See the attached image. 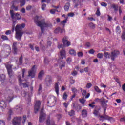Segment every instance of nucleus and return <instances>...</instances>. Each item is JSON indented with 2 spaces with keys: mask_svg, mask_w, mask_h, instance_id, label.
I'll return each mask as SVG.
<instances>
[{
  "mask_svg": "<svg viewBox=\"0 0 125 125\" xmlns=\"http://www.w3.org/2000/svg\"><path fill=\"white\" fill-rule=\"evenodd\" d=\"M47 46L46 47H45L42 44V42H40V47H41V49H42V50H45V49H46V48H47V47H49V46H51V42L47 41Z\"/></svg>",
  "mask_w": 125,
  "mask_h": 125,
  "instance_id": "6ab92c4d",
  "label": "nucleus"
},
{
  "mask_svg": "<svg viewBox=\"0 0 125 125\" xmlns=\"http://www.w3.org/2000/svg\"><path fill=\"white\" fill-rule=\"evenodd\" d=\"M60 56L59 57L58 60L59 66L61 70H62L64 67H65V65L66 62L62 61V59H64V58H66V51L64 49V48H62V50L60 52Z\"/></svg>",
  "mask_w": 125,
  "mask_h": 125,
  "instance_id": "f03ea898",
  "label": "nucleus"
},
{
  "mask_svg": "<svg viewBox=\"0 0 125 125\" xmlns=\"http://www.w3.org/2000/svg\"><path fill=\"white\" fill-rule=\"evenodd\" d=\"M18 78L19 80L20 85L21 86H22L24 88H27V87H29V83H30L29 82H27L22 83V82H23V80L21 79V76L20 75H19L18 76Z\"/></svg>",
  "mask_w": 125,
  "mask_h": 125,
  "instance_id": "9d476101",
  "label": "nucleus"
},
{
  "mask_svg": "<svg viewBox=\"0 0 125 125\" xmlns=\"http://www.w3.org/2000/svg\"><path fill=\"white\" fill-rule=\"evenodd\" d=\"M1 39L3 40V41H8V37H7L6 35H2L1 36Z\"/></svg>",
  "mask_w": 125,
  "mask_h": 125,
  "instance_id": "72a5a7b5",
  "label": "nucleus"
},
{
  "mask_svg": "<svg viewBox=\"0 0 125 125\" xmlns=\"http://www.w3.org/2000/svg\"><path fill=\"white\" fill-rule=\"evenodd\" d=\"M65 11H68L69 8H70V2H67L65 4V5L64 6Z\"/></svg>",
  "mask_w": 125,
  "mask_h": 125,
  "instance_id": "bb28decb",
  "label": "nucleus"
},
{
  "mask_svg": "<svg viewBox=\"0 0 125 125\" xmlns=\"http://www.w3.org/2000/svg\"><path fill=\"white\" fill-rule=\"evenodd\" d=\"M68 20V17L66 18L65 20H63V21H61V25H63V27H65V24L67 23V21Z\"/></svg>",
  "mask_w": 125,
  "mask_h": 125,
  "instance_id": "7c9ffc66",
  "label": "nucleus"
},
{
  "mask_svg": "<svg viewBox=\"0 0 125 125\" xmlns=\"http://www.w3.org/2000/svg\"><path fill=\"white\" fill-rule=\"evenodd\" d=\"M19 2L20 3V6H24V5H25V4H26V0H20V1L19 0H16L13 1L12 2V5L15 6V5L18 4Z\"/></svg>",
  "mask_w": 125,
  "mask_h": 125,
  "instance_id": "9b49d317",
  "label": "nucleus"
},
{
  "mask_svg": "<svg viewBox=\"0 0 125 125\" xmlns=\"http://www.w3.org/2000/svg\"><path fill=\"white\" fill-rule=\"evenodd\" d=\"M60 30H61V28L60 27H58V28H56L54 30L55 34H58V33L60 32Z\"/></svg>",
  "mask_w": 125,
  "mask_h": 125,
  "instance_id": "58836bf2",
  "label": "nucleus"
},
{
  "mask_svg": "<svg viewBox=\"0 0 125 125\" xmlns=\"http://www.w3.org/2000/svg\"><path fill=\"white\" fill-rule=\"evenodd\" d=\"M108 102V101L106 100H105L104 98L102 100V102H101V105L102 106V107L103 108V109H105V110H106V109H107V103Z\"/></svg>",
  "mask_w": 125,
  "mask_h": 125,
  "instance_id": "a211bd4d",
  "label": "nucleus"
},
{
  "mask_svg": "<svg viewBox=\"0 0 125 125\" xmlns=\"http://www.w3.org/2000/svg\"><path fill=\"white\" fill-rule=\"evenodd\" d=\"M44 62L45 63V64H48V63H49V61H48L47 57L44 58Z\"/></svg>",
  "mask_w": 125,
  "mask_h": 125,
  "instance_id": "8fccbe9b",
  "label": "nucleus"
},
{
  "mask_svg": "<svg viewBox=\"0 0 125 125\" xmlns=\"http://www.w3.org/2000/svg\"><path fill=\"white\" fill-rule=\"evenodd\" d=\"M68 115L70 117H72L75 115V111L74 110H71L70 111L68 112Z\"/></svg>",
  "mask_w": 125,
  "mask_h": 125,
  "instance_id": "f704fd0d",
  "label": "nucleus"
},
{
  "mask_svg": "<svg viewBox=\"0 0 125 125\" xmlns=\"http://www.w3.org/2000/svg\"><path fill=\"white\" fill-rule=\"evenodd\" d=\"M10 14L12 20L14 23H16V20H20V19H21V16H20V14L18 13L15 14L13 10H10Z\"/></svg>",
  "mask_w": 125,
  "mask_h": 125,
  "instance_id": "423d86ee",
  "label": "nucleus"
},
{
  "mask_svg": "<svg viewBox=\"0 0 125 125\" xmlns=\"http://www.w3.org/2000/svg\"><path fill=\"white\" fill-rule=\"evenodd\" d=\"M11 34V30H7L6 31V32H5V35H10Z\"/></svg>",
  "mask_w": 125,
  "mask_h": 125,
  "instance_id": "680f3d73",
  "label": "nucleus"
},
{
  "mask_svg": "<svg viewBox=\"0 0 125 125\" xmlns=\"http://www.w3.org/2000/svg\"><path fill=\"white\" fill-rule=\"evenodd\" d=\"M75 15V13H69L68 14V16H70V17H73Z\"/></svg>",
  "mask_w": 125,
  "mask_h": 125,
  "instance_id": "69168bd1",
  "label": "nucleus"
},
{
  "mask_svg": "<svg viewBox=\"0 0 125 125\" xmlns=\"http://www.w3.org/2000/svg\"><path fill=\"white\" fill-rule=\"evenodd\" d=\"M82 95H83V97H84V96H85V95H86V90H83V91Z\"/></svg>",
  "mask_w": 125,
  "mask_h": 125,
  "instance_id": "0e129e2a",
  "label": "nucleus"
},
{
  "mask_svg": "<svg viewBox=\"0 0 125 125\" xmlns=\"http://www.w3.org/2000/svg\"><path fill=\"white\" fill-rule=\"evenodd\" d=\"M25 27H26V24L25 23L17 24L16 26V38L17 40H21L22 36H23V34H24V32L22 31V29H24Z\"/></svg>",
  "mask_w": 125,
  "mask_h": 125,
  "instance_id": "f257e3e1",
  "label": "nucleus"
},
{
  "mask_svg": "<svg viewBox=\"0 0 125 125\" xmlns=\"http://www.w3.org/2000/svg\"><path fill=\"white\" fill-rule=\"evenodd\" d=\"M77 55L78 57H82L83 55V52H79L77 53Z\"/></svg>",
  "mask_w": 125,
  "mask_h": 125,
  "instance_id": "864d4df0",
  "label": "nucleus"
},
{
  "mask_svg": "<svg viewBox=\"0 0 125 125\" xmlns=\"http://www.w3.org/2000/svg\"><path fill=\"white\" fill-rule=\"evenodd\" d=\"M79 101L82 104H84V103H85V100H84V99H80Z\"/></svg>",
  "mask_w": 125,
  "mask_h": 125,
  "instance_id": "a18cd8bd",
  "label": "nucleus"
},
{
  "mask_svg": "<svg viewBox=\"0 0 125 125\" xmlns=\"http://www.w3.org/2000/svg\"><path fill=\"white\" fill-rule=\"evenodd\" d=\"M12 49L14 54L16 55V54H17V51L18 50V49L17 48V42H13V45H12Z\"/></svg>",
  "mask_w": 125,
  "mask_h": 125,
  "instance_id": "f3484780",
  "label": "nucleus"
},
{
  "mask_svg": "<svg viewBox=\"0 0 125 125\" xmlns=\"http://www.w3.org/2000/svg\"><path fill=\"white\" fill-rule=\"evenodd\" d=\"M46 125H55V123L54 122H50V117H48L46 121Z\"/></svg>",
  "mask_w": 125,
  "mask_h": 125,
  "instance_id": "5701e85b",
  "label": "nucleus"
},
{
  "mask_svg": "<svg viewBox=\"0 0 125 125\" xmlns=\"http://www.w3.org/2000/svg\"><path fill=\"white\" fill-rule=\"evenodd\" d=\"M101 110V108L99 107L98 110L95 109L93 112V114L95 117H98L99 118V121H101V122H104L105 120L107 121H112V120H113V117H109L108 115L103 116L99 115V110Z\"/></svg>",
  "mask_w": 125,
  "mask_h": 125,
  "instance_id": "7ed1b4c3",
  "label": "nucleus"
},
{
  "mask_svg": "<svg viewBox=\"0 0 125 125\" xmlns=\"http://www.w3.org/2000/svg\"><path fill=\"white\" fill-rule=\"evenodd\" d=\"M52 82V78L51 76L49 75H47L46 77L45 83L46 84V86H50V83Z\"/></svg>",
  "mask_w": 125,
  "mask_h": 125,
  "instance_id": "dca6fc26",
  "label": "nucleus"
},
{
  "mask_svg": "<svg viewBox=\"0 0 125 125\" xmlns=\"http://www.w3.org/2000/svg\"><path fill=\"white\" fill-rule=\"evenodd\" d=\"M97 57L100 59L103 58V54L102 53H98L97 55Z\"/></svg>",
  "mask_w": 125,
  "mask_h": 125,
  "instance_id": "e433bc0d",
  "label": "nucleus"
},
{
  "mask_svg": "<svg viewBox=\"0 0 125 125\" xmlns=\"http://www.w3.org/2000/svg\"><path fill=\"white\" fill-rule=\"evenodd\" d=\"M91 86H92V84L90 83H87L86 85V88H90Z\"/></svg>",
  "mask_w": 125,
  "mask_h": 125,
  "instance_id": "49530a36",
  "label": "nucleus"
},
{
  "mask_svg": "<svg viewBox=\"0 0 125 125\" xmlns=\"http://www.w3.org/2000/svg\"><path fill=\"white\" fill-rule=\"evenodd\" d=\"M14 98L13 97V96H12V97H8V98H7V99H6V100L7 101H8L9 102V103H10V102H11V101L12 100H13V99H14Z\"/></svg>",
  "mask_w": 125,
  "mask_h": 125,
  "instance_id": "a19ab883",
  "label": "nucleus"
},
{
  "mask_svg": "<svg viewBox=\"0 0 125 125\" xmlns=\"http://www.w3.org/2000/svg\"><path fill=\"white\" fill-rule=\"evenodd\" d=\"M36 65H33L31 70L28 71V77H31V79L35 78L36 76Z\"/></svg>",
  "mask_w": 125,
  "mask_h": 125,
  "instance_id": "6e6552de",
  "label": "nucleus"
},
{
  "mask_svg": "<svg viewBox=\"0 0 125 125\" xmlns=\"http://www.w3.org/2000/svg\"><path fill=\"white\" fill-rule=\"evenodd\" d=\"M104 57H105V58H106V59L111 58V54H109L107 52H105L104 53Z\"/></svg>",
  "mask_w": 125,
  "mask_h": 125,
  "instance_id": "c85d7f7f",
  "label": "nucleus"
},
{
  "mask_svg": "<svg viewBox=\"0 0 125 125\" xmlns=\"http://www.w3.org/2000/svg\"><path fill=\"white\" fill-rule=\"evenodd\" d=\"M120 122H122L123 123H125V116L124 117L121 118L120 119Z\"/></svg>",
  "mask_w": 125,
  "mask_h": 125,
  "instance_id": "338daca9",
  "label": "nucleus"
},
{
  "mask_svg": "<svg viewBox=\"0 0 125 125\" xmlns=\"http://www.w3.org/2000/svg\"><path fill=\"white\" fill-rule=\"evenodd\" d=\"M50 0H42L41 2L42 3L43 2H46L47 3H49V2H50Z\"/></svg>",
  "mask_w": 125,
  "mask_h": 125,
  "instance_id": "052dcab7",
  "label": "nucleus"
},
{
  "mask_svg": "<svg viewBox=\"0 0 125 125\" xmlns=\"http://www.w3.org/2000/svg\"><path fill=\"white\" fill-rule=\"evenodd\" d=\"M81 109H82V106H81L80 105H77V107L76 108V111H77V112H79V111H80V110H81Z\"/></svg>",
  "mask_w": 125,
  "mask_h": 125,
  "instance_id": "774afa93",
  "label": "nucleus"
},
{
  "mask_svg": "<svg viewBox=\"0 0 125 125\" xmlns=\"http://www.w3.org/2000/svg\"><path fill=\"white\" fill-rule=\"evenodd\" d=\"M39 19H40V17L36 16L34 18V22L36 23V25L38 26V27H40L41 29V34H43L44 32V27L46 24H45L44 21L42 20L39 21Z\"/></svg>",
  "mask_w": 125,
  "mask_h": 125,
  "instance_id": "20e7f679",
  "label": "nucleus"
},
{
  "mask_svg": "<svg viewBox=\"0 0 125 125\" xmlns=\"http://www.w3.org/2000/svg\"><path fill=\"white\" fill-rule=\"evenodd\" d=\"M66 61L68 64H71V62H72V59L69 57L67 59Z\"/></svg>",
  "mask_w": 125,
  "mask_h": 125,
  "instance_id": "603ef678",
  "label": "nucleus"
},
{
  "mask_svg": "<svg viewBox=\"0 0 125 125\" xmlns=\"http://www.w3.org/2000/svg\"><path fill=\"white\" fill-rule=\"evenodd\" d=\"M42 103L40 101H37L36 102L35 106H34V111L35 114H37L39 110H40V107H41V104Z\"/></svg>",
  "mask_w": 125,
  "mask_h": 125,
  "instance_id": "4468645a",
  "label": "nucleus"
},
{
  "mask_svg": "<svg viewBox=\"0 0 125 125\" xmlns=\"http://www.w3.org/2000/svg\"><path fill=\"white\" fill-rule=\"evenodd\" d=\"M58 83H59V82L56 83L54 86L55 92L58 96L59 95V86L58 85Z\"/></svg>",
  "mask_w": 125,
  "mask_h": 125,
  "instance_id": "412c9836",
  "label": "nucleus"
},
{
  "mask_svg": "<svg viewBox=\"0 0 125 125\" xmlns=\"http://www.w3.org/2000/svg\"><path fill=\"white\" fill-rule=\"evenodd\" d=\"M56 103V97L54 96H51L48 98V101L47 102V106L48 107H53Z\"/></svg>",
  "mask_w": 125,
  "mask_h": 125,
  "instance_id": "0eeeda50",
  "label": "nucleus"
},
{
  "mask_svg": "<svg viewBox=\"0 0 125 125\" xmlns=\"http://www.w3.org/2000/svg\"><path fill=\"white\" fill-rule=\"evenodd\" d=\"M68 97V95H67V93H64L63 95V98L64 100H66L67 98Z\"/></svg>",
  "mask_w": 125,
  "mask_h": 125,
  "instance_id": "de8ad7c7",
  "label": "nucleus"
},
{
  "mask_svg": "<svg viewBox=\"0 0 125 125\" xmlns=\"http://www.w3.org/2000/svg\"><path fill=\"white\" fill-rule=\"evenodd\" d=\"M73 2L74 3L75 8H78V6L81 4V1L80 0H74Z\"/></svg>",
  "mask_w": 125,
  "mask_h": 125,
  "instance_id": "b1692460",
  "label": "nucleus"
},
{
  "mask_svg": "<svg viewBox=\"0 0 125 125\" xmlns=\"http://www.w3.org/2000/svg\"><path fill=\"white\" fill-rule=\"evenodd\" d=\"M110 8L114 9V12H117L119 9V6L116 5V4L112 3L110 4Z\"/></svg>",
  "mask_w": 125,
  "mask_h": 125,
  "instance_id": "aec40b11",
  "label": "nucleus"
},
{
  "mask_svg": "<svg viewBox=\"0 0 125 125\" xmlns=\"http://www.w3.org/2000/svg\"><path fill=\"white\" fill-rule=\"evenodd\" d=\"M82 116L83 118H86V117H87V111L86 109L82 110Z\"/></svg>",
  "mask_w": 125,
  "mask_h": 125,
  "instance_id": "393cba45",
  "label": "nucleus"
},
{
  "mask_svg": "<svg viewBox=\"0 0 125 125\" xmlns=\"http://www.w3.org/2000/svg\"><path fill=\"white\" fill-rule=\"evenodd\" d=\"M94 52H95V51L93 49H91L90 50H89V53L90 54H94Z\"/></svg>",
  "mask_w": 125,
  "mask_h": 125,
  "instance_id": "6e6d98bb",
  "label": "nucleus"
},
{
  "mask_svg": "<svg viewBox=\"0 0 125 125\" xmlns=\"http://www.w3.org/2000/svg\"><path fill=\"white\" fill-rule=\"evenodd\" d=\"M5 80V75L4 74H2L0 76V81H4Z\"/></svg>",
  "mask_w": 125,
  "mask_h": 125,
  "instance_id": "79ce46f5",
  "label": "nucleus"
},
{
  "mask_svg": "<svg viewBox=\"0 0 125 125\" xmlns=\"http://www.w3.org/2000/svg\"><path fill=\"white\" fill-rule=\"evenodd\" d=\"M96 15H97L98 16H100V11L99 10V8H97V11H96Z\"/></svg>",
  "mask_w": 125,
  "mask_h": 125,
  "instance_id": "3c124183",
  "label": "nucleus"
},
{
  "mask_svg": "<svg viewBox=\"0 0 125 125\" xmlns=\"http://www.w3.org/2000/svg\"><path fill=\"white\" fill-rule=\"evenodd\" d=\"M21 123H22V117H14L12 120L13 125H21Z\"/></svg>",
  "mask_w": 125,
  "mask_h": 125,
  "instance_id": "1a4fd4ad",
  "label": "nucleus"
},
{
  "mask_svg": "<svg viewBox=\"0 0 125 125\" xmlns=\"http://www.w3.org/2000/svg\"><path fill=\"white\" fill-rule=\"evenodd\" d=\"M103 99H99V98H96L95 100V102H100L101 103V102L102 101Z\"/></svg>",
  "mask_w": 125,
  "mask_h": 125,
  "instance_id": "e2e57ef3",
  "label": "nucleus"
},
{
  "mask_svg": "<svg viewBox=\"0 0 125 125\" xmlns=\"http://www.w3.org/2000/svg\"><path fill=\"white\" fill-rule=\"evenodd\" d=\"M89 27L91 28V29H95V24L92 22H91L89 24Z\"/></svg>",
  "mask_w": 125,
  "mask_h": 125,
  "instance_id": "4c0bfd02",
  "label": "nucleus"
},
{
  "mask_svg": "<svg viewBox=\"0 0 125 125\" xmlns=\"http://www.w3.org/2000/svg\"><path fill=\"white\" fill-rule=\"evenodd\" d=\"M116 31L117 34H121V33H122V31L121 30L120 26H118L116 27Z\"/></svg>",
  "mask_w": 125,
  "mask_h": 125,
  "instance_id": "473e14b6",
  "label": "nucleus"
},
{
  "mask_svg": "<svg viewBox=\"0 0 125 125\" xmlns=\"http://www.w3.org/2000/svg\"><path fill=\"white\" fill-rule=\"evenodd\" d=\"M46 7V4H43L42 5L41 8H42V10H45Z\"/></svg>",
  "mask_w": 125,
  "mask_h": 125,
  "instance_id": "13d9d810",
  "label": "nucleus"
},
{
  "mask_svg": "<svg viewBox=\"0 0 125 125\" xmlns=\"http://www.w3.org/2000/svg\"><path fill=\"white\" fill-rule=\"evenodd\" d=\"M121 38L123 41H125V32H123L122 33V35L121 36Z\"/></svg>",
  "mask_w": 125,
  "mask_h": 125,
  "instance_id": "bf43d9fd",
  "label": "nucleus"
},
{
  "mask_svg": "<svg viewBox=\"0 0 125 125\" xmlns=\"http://www.w3.org/2000/svg\"><path fill=\"white\" fill-rule=\"evenodd\" d=\"M11 8L12 9H14V10H15V11H17V10H18V6H15L14 5H12V6L11 7Z\"/></svg>",
  "mask_w": 125,
  "mask_h": 125,
  "instance_id": "37998d69",
  "label": "nucleus"
},
{
  "mask_svg": "<svg viewBox=\"0 0 125 125\" xmlns=\"http://www.w3.org/2000/svg\"><path fill=\"white\" fill-rule=\"evenodd\" d=\"M43 75H44V71H43V70H41L39 73L38 79H39V80H42V77H43Z\"/></svg>",
  "mask_w": 125,
  "mask_h": 125,
  "instance_id": "a878e982",
  "label": "nucleus"
},
{
  "mask_svg": "<svg viewBox=\"0 0 125 125\" xmlns=\"http://www.w3.org/2000/svg\"><path fill=\"white\" fill-rule=\"evenodd\" d=\"M71 90L73 93H77L78 92V90L75 87H73L71 89Z\"/></svg>",
  "mask_w": 125,
  "mask_h": 125,
  "instance_id": "c03bdc74",
  "label": "nucleus"
},
{
  "mask_svg": "<svg viewBox=\"0 0 125 125\" xmlns=\"http://www.w3.org/2000/svg\"><path fill=\"white\" fill-rule=\"evenodd\" d=\"M120 54V51L118 50H114L111 52V60L115 61V58L118 57V56Z\"/></svg>",
  "mask_w": 125,
  "mask_h": 125,
  "instance_id": "ddd939ff",
  "label": "nucleus"
},
{
  "mask_svg": "<svg viewBox=\"0 0 125 125\" xmlns=\"http://www.w3.org/2000/svg\"><path fill=\"white\" fill-rule=\"evenodd\" d=\"M71 75L74 76H77V75H78V72H77V71L74 70L73 72L71 73Z\"/></svg>",
  "mask_w": 125,
  "mask_h": 125,
  "instance_id": "4d7b16f0",
  "label": "nucleus"
},
{
  "mask_svg": "<svg viewBox=\"0 0 125 125\" xmlns=\"http://www.w3.org/2000/svg\"><path fill=\"white\" fill-rule=\"evenodd\" d=\"M6 106H7V104H6V101H5L4 100H2L0 101V107L1 108H2L3 109H5V108H6Z\"/></svg>",
  "mask_w": 125,
  "mask_h": 125,
  "instance_id": "4be33fe9",
  "label": "nucleus"
},
{
  "mask_svg": "<svg viewBox=\"0 0 125 125\" xmlns=\"http://www.w3.org/2000/svg\"><path fill=\"white\" fill-rule=\"evenodd\" d=\"M27 120V116L23 115L22 119V124L23 125H25V123H26V121Z\"/></svg>",
  "mask_w": 125,
  "mask_h": 125,
  "instance_id": "ea45409f",
  "label": "nucleus"
},
{
  "mask_svg": "<svg viewBox=\"0 0 125 125\" xmlns=\"http://www.w3.org/2000/svg\"><path fill=\"white\" fill-rule=\"evenodd\" d=\"M69 53V54L73 56H76V55H77V52H76L75 50L74 49L70 50Z\"/></svg>",
  "mask_w": 125,
  "mask_h": 125,
  "instance_id": "cd10ccee",
  "label": "nucleus"
},
{
  "mask_svg": "<svg viewBox=\"0 0 125 125\" xmlns=\"http://www.w3.org/2000/svg\"><path fill=\"white\" fill-rule=\"evenodd\" d=\"M23 64V55H21L19 59V65H22Z\"/></svg>",
  "mask_w": 125,
  "mask_h": 125,
  "instance_id": "c756f323",
  "label": "nucleus"
},
{
  "mask_svg": "<svg viewBox=\"0 0 125 125\" xmlns=\"http://www.w3.org/2000/svg\"><path fill=\"white\" fill-rule=\"evenodd\" d=\"M42 92V87L41 84L39 85V88L38 89V94H41Z\"/></svg>",
  "mask_w": 125,
  "mask_h": 125,
  "instance_id": "c9c22d12",
  "label": "nucleus"
},
{
  "mask_svg": "<svg viewBox=\"0 0 125 125\" xmlns=\"http://www.w3.org/2000/svg\"><path fill=\"white\" fill-rule=\"evenodd\" d=\"M25 73H26V69H22V78H25Z\"/></svg>",
  "mask_w": 125,
  "mask_h": 125,
  "instance_id": "09e8293b",
  "label": "nucleus"
},
{
  "mask_svg": "<svg viewBox=\"0 0 125 125\" xmlns=\"http://www.w3.org/2000/svg\"><path fill=\"white\" fill-rule=\"evenodd\" d=\"M94 89L96 92H98V93H101V90L99 89V87H98V86H95Z\"/></svg>",
  "mask_w": 125,
  "mask_h": 125,
  "instance_id": "2f4dec72",
  "label": "nucleus"
},
{
  "mask_svg": "<svg viewBox=\"0 0 125 125\" xmlns=\"http://www.w3.org/2000/svg\"><path fill=\"white\" fill-rule=\"evenodd\" d=\"M43 107H42L40 111V117H39V123H42L44 120H45V113H43Z\"/></svg>",
  "mask_w": 125,
  "mask_h": 125,
  "instance_id": "f8f14e48",
  "label": "nucleus"
},
{
  "mask_svg": "<svg viewBox=\"0 0 125 125\" xmlns=\"http://www.w3.org/2000/svg\"><path fill=\"white\" fill-rule=\"evenodd\" d=\"M62 42L64 46L68 47L71 45V42L68 41V37L67 36H64V37L62 39Z\"/></svg>",
  "mask_w": 125,
  "mask_h": 125,
  "instance_id": "2eb2a0df",
  "label": "nucleus"
},
{
  "mask_svg": "<svg viewBox=\"0 0 125 125\" xmlns=\"http://www.w3.org/2000/svg\"><path fill=\"white\" fill-rule=\"evenodd\" d=\"M6 68L7 70L8 74L10 77L9 82L10 83H16V80L11 78V77L13 76V73L12 72V65L8 64L6 65Z\"/></svg>",
  "mask_w": 125,
  "mask_h": 125,
  "instance_id": "39448f33",
  "label": "nucleus"
},
{
  "mask_svg": "<svg viewBox=\"0 0 125 125\" xmlns=\"http://www.w3.org/2000/svg\"><path fill=\"white\" fill-rule=\"evenodd\" d=\"M101 5L102 6H104V7H106V6H107V3L103 2L101 3Z\"/></svg>",
  "mask_w": 125,
  "mask_h": 125,
  "instance_id": "5fc2aeb1",
  "label": "nucleus"
}]
</instances>
